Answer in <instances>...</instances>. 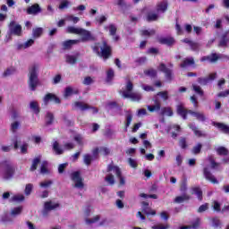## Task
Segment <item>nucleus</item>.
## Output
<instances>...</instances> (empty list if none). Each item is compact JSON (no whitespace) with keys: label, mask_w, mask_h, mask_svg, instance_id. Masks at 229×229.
<instances>
[{"label":"nucleus","mask_w":229,"mask_h":229,"mask_svg":"<svg viewBox=\"0 0 229 229\" xmlns=\"http://www.w3.org/2000/svg\"><path fill=\"white\" fill-rule=\"evenodd\" d=\"M94 82V80L90 76H87L84 78V81H82L83 85H92Z\"/></svg>","instance_id":"obj_61"},{"label":"nucleus","mask_w":229,"mask_h":229,"mask_svg":"<svg viewBox=\"0 0 229 229\" xmlns=\"http://www.w3.org/2000/svg\"><path fill=\"white\" fill-rule=\"evenodd\" d=\"M73 108H79L80 110H81V112H85V110L92 109L94 114H98V108L92 107L91 106H89V104H86L81 101L74 102Z\"/></svg>","instance_id":"obj_10"},{"label":"nucleus","mask_w":229,"mask_h":229,"mask_svg":"<svg viewBox=\"0 0 229 229\" xmlns=\"http://www.w3.org/2000/svg\"><path fill=\"white\" fill-rule=\"evenodd\" d=\"M112 171H114V173L115 174L116 176H121V174H123L121 172V168H119V166H116L114 165H108L107 173H112Z\"/></svg>","instance_id":"obj_26"},{"label":"nucleus","mask_w":229,"mask_h":229,"mask_svg":"<svg viewBox=\"0 0 229 229\" xmlns=\"http://www.w3.org/2000/svg\"><path fill=\"white\" fill-rule=\"evenodd\" d=\"M100 153H102L104 157H107V155H110V148L106 147H100Z\"/></svg>","instance_id":"obj_63"},{"label":"nucleus","mask_w":229,"mask_h":229,"mask_svg":"<svg viewBox=\"0 0 229 229\" xmlns=\"http://www.w3.org/2000/svg\"><path fill=\"white\" fill-rule=\"evenodd\" d=\"M221 58L216 53H212L210 55H205L200 58V62H209L210 64H216L217 60Z\"/></svg>","instance_id":"obj_16"},{"label":"nucleus","mask_w":229,"mask_h":229,"mask_svg":"<svg viewBox=\"0 0 229 229\" xmlns=\"http://www.w3.org/2000/svg\"><path fill=\"white\" fill-rule=\"evenodd\" d=\"M156 31L155 30H144L140 31L141 37H151V35H155Z\"/></svg>","instance_id":"obj_50"},{"label":"nucleus","mask_w":229,"mask_h":229,"mask_svg":"<svg viewBox=\"0 0 229 229\" xmlns=\"http://www.w3.org/2000/svg\"><path fill=\"white\" fill-rule=\"evenodd\" d=\"M44 33V29L42 27H38L33 29L32 30V37L33 38H40Z\"/></svg>","instance_id":"obj_28"},{"label":"nucleus","mask_w":229,"mask_h":229,"mask_svg":"<svg viewBox=\"0 0 229 229\" xmlns=\"http://www.w3.org/2000/svg\"><path fill=\"white\" fill-rule=\"evenodd\" d=\"M168 6H169V4L167 3V0L159 2L156 6V12H157V13H160V12L162 13H165V12H167Z\"/></svg>","instance_id":"obj_19"},{"label":"nucleus","mask_w":229,"mask_h":229,"mask_svg":"<svg viewBox=\"0 0 229 229\" xmlns=\"http://www.w3.org/2000/svg\"><path fill=\"white\" fill-rule=\"evenodd\" d=\"M213 210L215 212H221V204L217 200L213 201Z\"/></svg>","instance_id":"obj_59"},{"label":"nucleus","mask_w":229,"mask_h":229,"mask_svg":"<svg viewBox=\"0 0 229 229\" xmlns=\"http://www.w3.org/2000/svg\"><path fill=\"white\" fill-rule=\"evenodd\" d=\"M71 179L72 182H74L76 189H83V187H85V184L83 183V178H81V174L80 171L72 173Z\"/></svg>","instance_id":"obj_7"},{"label":"nucleus","mask_w":229,"mask_h":229,"mask_svg":"<svg viewBox=\"0 0 229 229\" xmlns=\"http://www.w3.org/2000/svg\"><path fill=\"white\" fill-rule=\"evenodd\" d=\"M211 124L212 126H215V128H217L219 131H221L222 133L229 135V126L226 125L225 123L219 122H212Z\"/></svg>","instance_id":"obj_14"},{"label":"nucleus","mask_w":229,"mask_h":229,"mask_svg":"<svg viewBox=\"0 0 229 229\" xmlns=\"http://www.w3.org/2000/svg\"><path fill=\"white\" fill-rule=\"evenodd\" d=\"M20 126H21V123H19L17 121L11 123V131H13V133H15V131H17V130H19Z\"/></svg>","instance_id":"obj_56"},{"label":"nucleus","mask_w":229,"mask_h":229,"mask_svg":"<svg viewBox=\"0 0 229 229\" xmlns=\"http://www.w3.org/2000/svg\"><path fill=\"white\" fill-rule=\"evenodd\" d=\"M40 173L41 174H47L49 173V170L47 169V161H43L40 167Z\"/></svg>","instance_id":"obj_44"},{"label":"nucleus","mask_w":229,"mask_h":229,"mask_svg":"<svg viewBox=\"0 0 229 229\" xmlns=\"http://www.w3.org/2000/svg\"><path fill=\"white\" fill-rule=\"evenodd\" d=\"M143 214H146V216H157V211L154 209L148 208H142Z\"/></svg>","instance_id":"obj_42"},{"label":"nucleus","mask_w":229,"mask_h":229,"mask_svg":"<svg viewBox=\"0 0 229 229\" xmlns=\"http://www.w3.org/2000/svg\"><path fill=\"white\" fill-rule=\"evenodd\" d=\"M115 77V72H114V69L109 68L106 72V81L107 83H112V81H114V78Z\"/></svg>","instance_id":"obj_30"},{"label":"nucleus","mask_w":229,"mask_h":229,"mask_svg":"<svg viewBox=\"0 0 229 229\" xmlns=\"http://www.w3.org/2000/svg\"><path fill=\"white\" fill-rule=\"evenodd\" d=\"M202 148L203 144L197 143L196 146L192 148L191 153H193V155H199V153H201Z\"/></svg>","instance_id":"obj_41"},{"label":"nucleus","mask_w":229,"mask_h":229,"mask_svg":"<svg viewBox=\"0 0 229 229\" xmlns=\"http://www.w3.org/2000/svg\"><path fill=\"white\" fill-rule=\"evenodd\" d=\"M203 174L204 178L208 180V182H210L211 183L214 184L219 183V181H217V179L216 178V176H214L212 172H210V169L208 167L206 166L203 168Z\"/></svg>","instance_id":"obj_11"},{"label":"nucleus","mask_w":229,"mask_h":229,"mask_svg":"<svg viewBox=\"0 0 229 229\" xmlns=\"http://www.w3.org/2000/svg\"><path fill=\"white\" fill-rule=\"evenodd\" d=\"M9 35H14L15 37H21V35H22V26L16 24L15 21H12L9 23Z\"/></svg>","instance_id":"obj_8"},{"label":"nucleus","mask_w":229,"mask_h":229,"mask_svg":"<svg viewBox=\"0 0 229 229\" xmlns=\"http://www.w3.org/2000/svg\"><path fill=\"white\" fill-rule=\"evenodd\" d=\"M125 131H127L128 128H130V124H131V121H133V114H131L130 111H127L125 114Z\"/></svg>","instance_id":"obj_31"},{"label":"nucleus","mask_w":229,"mask_h":229,"mask_svg":"<svg viewBox=\"0 0 229 229\" xmlns=\"http://www.w3.org/2000/svg\"><path fill=\"white\" fill-rule=\"evenodd\" d=\"M53 149L55 155H64V149L60 148V143L58 141H55L53 144Z\"/></svg>","instance_id":"obj_35"},{"label":"nucleus","mask_w":229,"mask_h":229,"mask_svg":"<svg viewBox=\"0 0 229 229\" xmlns=\"http://www.w3.org/2000/svg\"><path fill=\"white\" fill-rule=\"evenodd\" d=\"M140 198H145V199L150 198L151 199H158V195H157V194H148V195L146 193H140Z\"/></svg>","instance_id":"obj_53"},{"label":"nucleus","mask_w":229,"mask_h":229,"mask_svg":"<svg viewBox=\"0 0 229 229\" xmlns=\"http://www.w3.org/2000/svg\"><path fill=\"white\" fill-rule=\"evenodd\" d=\"M197 81L199 85L205 86V85H208L209 82V79H208L207 77H199L197 79Z\"/></svg>","instance_id":"obj_45"},{"label":"nucleus","mask_w":229,"mask_h":229,"mask_svg":"<svg viewBox=\"0 0 229 229\" xmlns=\"http://www.w3.org/2000/svg\"><path fill=\"white\" fill-rule=\"evenodd\" d=\"M1 165H4V180H12L15 176V166L8 161H3Z\"/></svg>","instance_id":"obj_5"},{"label":"nucleus","mask_w":229,"mask_h":229,"mask_svg":"<svg viewBox=\"0 0 229 229\" xmlns=\"http://www.w3.org/2000/svg\"><path fill=\"white\" fill-rule=\"evenodd\" d=\"M192 90L195 92V94H198L200 97H203L205 94V91H203L201 87L198 86L197 84H192Z\"/></svg>","instance_id":"obj_39"},{"label":"nucleus","mask_w":229,"mask_h":229,"mask_svg":"<svg viewBox=\"0 0 229 229\" xmlns=\"http://www.w3.org/2000/svg\"><path fill=\"white\" fill-rule=\"evenodd\" d=\"M30 108L33 110L34 114H40V107H38V103L37 101L30 102Z\"/></svg>","instance_id":"obj_40"},{"label":"nucleus","mask_w":229,"mask_h":229,"mask_svg":"<svg viewBox=\"0 0 229 229\" xmlns=\"http://www.w3.org/2000/svg\"><path fill=\"white\" fill-rule=\"evenodd\" d=\"M21 212H22V207L20 206V207L14 208L12 210L11 214L12 216H19L20 214H21Z\"/></svg>","instance_id":"obj_57"},{"label":"nucleus","mask_w":229,"mask_h":229,"mask_svg":"<svg viewBox=\"0 0 229 229\" xmlns=\"http://www.w3.org/2000/svg\"><path fill=\"white\" fill-rule=\"evenodd\" d=\"M192 194H195L199 201H203V191L199 187L192 188Z\"/></svg>","instance_id":"obj_29"},{"label":"nucleus","mask_w":229,"mask_h":229,"mask_svg":"<svg viewBox=\"0 0 229 229\" xmlns=\"http://www.w3.org/2000/svg\"><path fill=\"white\" fill-rule=\"evenodd\" d=\"M78 62V59L74 55H66V63L70 64L71 65H74Z\"/></svg>","instance_id":"obj_47"},{"label":"nucleus","mask_w":229,"mask_h":229,"mask_svg":"<svg viewBox=\"0 0 229 229\" xmlns=\"http://www.w3.org/2000/svg\"><path fill=\"white\" fill-rule=\"evenodd\" d=\"M216 154L219 156V157H228L229 155V150L228 148H226L224 146H220L218 147L216 149Z\"/></svg>","instance_id":"obj_27"},{"label":"nucleus","mask_w":229,"mask_h":229,"mask_svg":"<svg viewBox=\"0 0 229 229\" xmlns=\"http://www.w3.org/2000/svg\"><path fill=\"white\" fill-rule=\"evenodd\" d=\"M189 199H191V196L187 195V194H184L182 196H177L174 199V202L175 203H183V201H189Z\"/></svg>","instance_id":"obj_34"},{"label":"nucleus","mask_w":229,"mask_h":229,"mask_svg":"<svg viewBox=\"0 0 229 229\" xmlns=\"http://www.w3.org/2000/svg\"><path fill=\"white\" fill-rule=\"evenodd\" d=\"M46 125L47 126H51V124H53L54 121H55V114H53V113L51 112H47L46 114Z\"/></svg>","instance_id":"obj_33"},{"label":"nucleus","mask_w":229,"mask_h":229,"mask_svg":"<svg viewBox=\"0 0 229 229\" xmlns=\"http://www.w3.org/2000/svg\"><path fill=\"white\" fill-rule=\"evenodd\" d=\"M179 146H180V148H182V149H187V139L181 138L179 140Z\"/></svg>","instance_id":"obj_55"},{"label":"nucleus","mask_w":229,"mask_h":229,"mask_svg":"<svg viewBox=\"0 0 229 229\" xmlns=\"http://www.w3.org/2000/svg\"><path fill=\"white\" fill-rule=\"evenodd\" d=\"M40 12H42V8H40L38 4H34L27 8L28 15H37V13H40Z\"/></svg>","instance_id":"obj_18"},{"label":"nucleus","mask_w":229,"mask_h":229,"mask_svg":"<svg viewBox=\"0 0 229 229\" xmlns=\"http://www.w3.org/2000/svg\"><path fill=\"white\" fill-rule=\"evenodd\" d=\"M60 207V203H54L53 201H47L44 204L45 210H55V208H58Z\"/></svg>","instance_id":"obj_23"},{"label":"nucleus","mask_w":229,"mask_h":229,"mask_svg":"<svg viewBox=\"0 0 229 229\" xmlns=\"http://www.w3.org/2000/svg\"><path fill=\"white\" fill-rule=\"evenodd\" d=\"M73 94L78 95L80 94V90L79 89H72V88H71V86H68L65 88L64 89V98H69L71 96H72Z\"/></svg>","instance_id":"obj_25"},{"label":"nucleus","mask_w":229,"mask_h":229,"mask_svg":"<svg viewBox=\"0 0 229 229\" xmlns=\"http://www.w3.org/2000/svg\"><path fill=\"white\" fill-rule=\"evenodd\" d=\"M105 181L107 182L109 185H114V183H115V179L114 178V174H112L106 176Z\"/></svg>","instance_id":"obj_52"},{"label":"nucleus","mask_w":229,"mask_h":229,"mask_svg":"<svg viewBox=\"0 0 229 229\" xmlns=\"http://www.w3.org/2000/svg\"><path fill=\"white\" fill-rule=\"evenodd\" d=\"M212 223L214 228H221V220L219 218H213Z\"/></svg>","instance_id":"obj_62"},{"label":"nucleus","mask_w":229,"mask_h":229,"mask_svg":"<svg viewBox=\"0 0 229 229\" xmlns=\"http://www.w3.org/2000/svg\"><path fill=\"white\" fill-rule=\"evenodd\" d=\"M190 47L191 51H199V43L193 41L191 45H190Z\"/></svg>","instance_id":"obj_64"},{"label":"nucleus","mask_w":229,"mask_h":229,"mask_svg":"<svg viewBox=\"0 0 229 229\" xmlns=\"http://www.w3.org/2000/svg\"><path fill=\"white\" fill-rule=\"evenodd\" d=\"M228 44H229L228 31H225L220 37V40L218 42V47H227Z\"/></svg>","instance_id":"obj_20"},{"label":"nucleus","mask_w":229,"mask_h":229,"mask_svg":"<svg viewBox=\"0 0 229 229\" xmlns=\"http://www.w3.org/2000/svg\"><path fill=\"white\" fill-rule=\"evenodd\" d=\"M11 201L14 203H19L21 201H24V195H14L12 197Z\"/></svg>","instance_id":"obj_49"},{"label":"nucleus","mask_w":229,"mask_h":229,"mask_svg":"<svg viewBox=\"0 0 229 229\" xmlns=\"http://www.w3.org/2000/svg\"><path fill=\"white\" fill-rule=\"evenodd\" d=\"M154 106H148V112H158L161 108V104L158 98L157 97H154Z\"/></svg>","instance_id":"obj_22"},{"label":"nucleus","mask_w":229,"mask_h":229,"mask_svg":"<svg viewBox=\"0 0 229 229\" xmlns=\"http://www.w3.org/2000/svg\"><path fill=\"white\" fill-rule=\"evenodd\" d=\"M146 21L148 22H155V21H158V14L156 13H148L146 16Z\"/></svg>","instance_id":"obj_32"},{"label":"nucleus","mask_w":229,"mask_h":229,"mask_svg":"<svg viewBox=\"0 0 229 229\" xmlns=\"http://www.w3.org/2000/svg\"><path fill=\"white\" fill-rule=\"evenodd\" d=\"M43 101L46 105H47L49 101H53L54 103H55V105H60V103H62L60 98L53 93H47V95H45Z\"/></svg>","instance_id":"obj_13"},{"label":"nucleus","mask_w":229,"mask_h":229,"mask_svg":"<svg viewBox=\"0 0 229 229\" xmlns=\"http://www.w3.org/2000/svg\"><path fill=\"white\" fill-rule=\"evenodd\" d=\"M173 109L171 107H162L161 115H167L168 117H173Z\"/></svg>","instance_id":"obj_36"},{"label":"nucleus","mask_w":229,"mask_h":229,"mask_svg":"<svg viewBox=\"0 0 229 229\" xmlns=\"http://www.w3.org/2000/svg\"><path fill=\"white\" fill-rule=\"evenodd\" d=\"M188 126H189L190 130L193 131L195 137H199V138L207 137V133H205V132H203V131L199 130L198 128V126H196L195 123H189Z\"/></svg>","instance_id":"obj_17"},{"label":"nucleus","mask_w":229,"mask_h":229,"mask_svg":"<svg viewBox=\"0 0 229 229\" xmlns=\"http://www.w3.org/2000/svg\"><path fill=\"white\" fill-rule=\"evenodd\" d=\"M158 96L162 98L164 101H167L169 99V93L167 91H159L155 98H158Z\"/></svg>","instance_id":"obj_43"},{"label":"nucleus","mask_w":229,"mask_h":229,"mask_svg":"<svg viewBox=\"0 0 229 229\" xmlns=\"http://www.w3.org/2000/svg\"><path fill=\"white\" fill-rule=\"evenodd\" d=\"M76 44H80V39H68L62 43L64 51H69V49H72V46H76Z\"/></svg>","instance_id":"obj_15"},{"label":"nucleus","mask_w":229,"mask_h":229,"mask_svg":"<svg viewBox=\"0 0 229 229\" xmlns=\"http://www.w3.org/2000/svg\"><path fill=\"white\" fill-rule=\"evenodd\" d=\"M208 208V203H205V204L199 206L197 212H199V214H202V212H207Z\"/></svg>","instance_id":"obj_60"},{"label":"nucleus","mask_w":229,"mask_h":229,"mask_svg":"<svg viewBox=\"0 0 229 229\" xmlns=\"http://www.w3.org/2000/svg\"><path fill=\"white\" fill-rule=\"evenodd\" d=\"M144 74H146V76H149L150 78H157V70L148 69L144 72Z\"/></svg>","instance_id":"obj_46"},{"label":"nucleus","mask_w":229,"mask_h":229,"mask_svg":"<svg viewBox=\"0 0 229 229\" xmlns=\"http://www.w3.org/2000/svg\"><path fill=\"white\" fill-rule=\"evenodd\" d=\"M32 191H33V184H31V183L26 184L25 191H24L25 195L30 196V194H31Z\"/></svg>","instance_id":"obj_54"},{"label":"nucleus","mask_w":229,"mask_h":229,"mask_svg":"<svg viewBox=\"0 0 229 229\" xmlns=\"http://www.w3.org/2000/svg\"><path fill=\"white\" fill-rule=\"evenodd\" d=\"M13 72H15V69H13V68H8V69H6V70L4 72L3 77H4V78H6V77H8V76H12V73H13Z\"/></svg>","instance_id":"obj_58"},{"label":"nucleus","mask_w":229,"mask_h":229,"mask_svg":"<svg viewBox=\"0 0 229 229\" xmlns=\"http://www.w3.org/2000/svg\"><path fill=\"white\" fill-rule=\"evenodd\" d=\"M157 42L163 46H167L168 47H173L174 44H176V39L173 37H165V38H158Z\"/></svg>","instance_id":"obj_12"},{"label":"nucleus","mask_w":229,"mask_h":229,"mask_svg":"<svg viewBox=\"0 0 229 229\" xmlns=\"http://www.w3.org/2000/svg\"><path fill=\"white\" fill-rule=\"evenodd\" d=\"M104 29L106 31L109 30V35L111 37H115V35H117V27L114 23L109 24V26H105Z\"/></svg>","instance_id":"obj_24"},{"label":"nucleus","mask_w":229,"mask_h":229,"mask_svg":"<svg viewBox=\"0 0 229 229\" xmlns=\"http://www.w3.org/2000/svg\"><path fill=\"white\" fill-rule=\"evenodd\" d=\"M159 71L164 72L166 81L171 83L173 80H174V73L173 72V69L167 68L165 64L161 63L159 64Z\"/></svg>","instance_id":"obj_6"},{"label":"nucleus","mask_w":229,"mask_h":229,"mask_svg":"<svg viewBox=\"0 0 229 229\" xmlns=\"http://www.w3.org/2000/svg\"><path fill=\"white\" fill-rule=\"evenodd\" d=\"M38 164H40V157L34 158L33 161H32V165L30 168V171L31 173L37 171V167H38Z\"/></svg>","instance_id":"obj_37"},{"label":"nucleus","mask_w":229,"mask_h":229,"mask_svg":"<svg viewBox=\"0 0 229 229\" xmlns=\"http://www.w3.org/2000/svg\"><path fill=\"white\" fill-rule=\"evenodd\" d=\"M94 53L98 56H101L104 60H108L112 56V47L108 45L106 40H103L101 43L97 42L92 47Z\"/></svg>","instance_id":"obj_1"},{"label":"nucleus","mask_w":229,"mask_h":229,"mask_svg":"<svg viewBox=\"0 0 229 229\" xmlns=\"http://www.w3.org/2000/svg\"><path fill=\"white\" fill-rule=\"evenodd\" d=\"M195 64L194 57H187L180 64V67L181 69H187V67H191V65H194Z\"/></svg>","instance_id":"obj_21"},{"label":"nucleus","mask_w":229,"mask_h":229,"mask_svg":"<svg viewBox=\"0 0 229 229\" xmlns=\"http://www.w3.org/2000/svg\"><path fill=\"white\" fill-rule=\"evenodd\" d=\"M93 160H94V157L89 154L84 155V164H86L87 165H90Z\"/></svg>","instance_id":"obj_48"},{"label":"nucleus","mask_w":229,"mask_h":229,"mask_svg":"<svg viewBox=\"0 0 229 229\" xmlns=\"http://www.w3.org/2000/svg\"><path fill=\"white\" fill-rule=\"evenodd\" d=\"M99 219H101V216H99V215H97L93 218H87L86 223H87V225H92L94 223H98V221H99Z\"/></svg>","instance_id":"obj_51"},{"label":"nucleus","mask_w":229,"mask_h":229,"mask_svg":"<svg viewBox=\"0 0 229 229\" xmlns=\"http://www.w3.org/2000/svg\"><path fill=\"white\" fill-rule=\"evenodd\" d=\"M123 98L124 99H131L132 101L139 102L142 99V95L139 92H133V82L128 81L125 85V90L121 91Z\"/></svg>","instance_id":"obj_3"},{"label":"nucleus","mask_w":229,"mask_h":229,"mask_svg":"<svg viewBox=\"0 0 229 229\" xmlns=\"http://www.w3.org/2000/svg\"><path fill=\"white\" fill-rule=\"evenodd\" d=\"M176 114L182 117L184 121H187V114H190L191 115H193V117H196L197 121H200L201 123H205L207 121V116L203 113L188 110L185 108V106L183 104L177 105L176 106Z\"/></svg>","instance_id":"obj_2"},{"label":"nucleus","mask_w":229,"mask_h":229,"mask_svg":"<svg viewBox=\"0 0 229 229\" xmlns=\"http://www.w3.org/2000/svg\"><path fill=\"white\" fill-rule=\"evenodd\" d=\"M79 35L81 37V42H95L96 40V36H93L92 32L85 29H81Z\"/></svg>","instance_id":"obj_9"},{"label":"nucleus","mask_w":229,"mask_h":229,"mask_svg":"<svg viewBox=\"0 0 229 229\" xmlns=\"http://www.w3.org/2000/svg\"><path fill=\"white\" fill-rule=\"evenodd\" d=\"M38 66L37 64H33L30 68H29V80L28 85L29 89L35 92L37 90V87L40 85V81L38 80V73L37 72Z\"/></svg>","instance_id":"obj_4"},{"label":"nucleus","mask_w":229,"mask_h":229,"mask_svg":"<svg viewBox=\"0 0 229 229\" xmlns=\"http://www.w3.org/2000/svg\"><path fill=\"white\" fill-rule=\"evenodd\" d=\"M67 33H72L73 35H80V32L81 31V28H75L72 26H69L66 29Z\"/></svg>","instance_id":"obj_38"}]
</instances>
